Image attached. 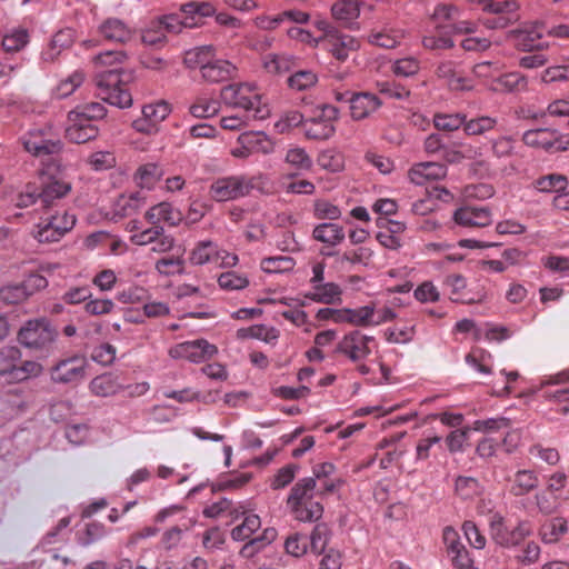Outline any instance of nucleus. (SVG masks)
<instances>
[{"label":"nucleus","mask_w":569,"mask_h":569,"mask_svg":"<svg viewBox=\"0 0 569 569\" xmlns=\"http://www.w3.org/2000/svg\"><path fill=\"white\" fill-rule=\"evenodd\" d=\"M213 51L212 46L193 48L186 51L183 62L188 68L194 69L199 67L200 71H202V66H204L210 58H213Z\"/></svg>","instance_id":"nucleus-46"},{"label":"nucleus","mask_w":569,"mask_h":569,"mask_svg":"<svg viewBox=\"0 0 569 569\" xmlns=\"http://www.w3.org/2000/svg\"><path fill=\"white\" fill-rule=\"evenodd\" d=\"M347 100L350 106L351 118L356 121L368 118L382 104L377 94L368 91L352 93Z\"/></svg>","instance_id":"nucleus-16"},{"label":"nucleus","mask_w":569,"mask_h":569,"mask_svg":"<svg viewBox=\"0 0 569 569\" xmlns=\"http://www.w3.org/2000/svg\"><path fill=\"white\" fill-rule=\"evenodd\" d=\"M42 370V365L33 360L18 362L17 368L14 369V371H12L11 381L20 382L29 378L38 377L41 375Z\"/></svg>","instance_id":"nucleus-53"},{"label":"nucleus","mask_w":569,"mask_h":569,"mask_svg":"<svg viewBox=\"0 0 569 569\" xmlns=\"http://www.w3.org/2000/svg\"><path fill=\"white\" fill-rule=\"evenodd\" d=\"M237 144H247V150L253 153L269 154L274 150L273 141L261 131L243 132L237 138Z\"/></svg>","instance_id":"nucleus-26"},{"label":"nucleus","mask_w":569,"mask_h":569,"mask_svg":"<svg viewBox=\"0 0 569 569\" xmlns=\"http://www.w3.org/2000/svg\"><path fill=\"white\" fill-rule=\"evenodd\" d=\"M0 298L7 303H20L26 301L29 296L22 283L7 284L0 289Z\"/></svg>","instance_id":"nucleus-64"},{"label":"nucleus","mask_w":569,"mask_h":569,"mask_svg":"<svg viewBox=\"0 0 569 569\" xmlns=\"http://www.w3.org/2000/svg\"><path fill=\"white\" fill-rule=\"evenodd\" d=\"M182 23L177 16L170 14L152 20L144 29V68L161 70L166 62L161 57H153L149 50L159 49L167 43V33H178Z\"/></svg>","instance_id":"nucleus-4"},{"label":"nucleus","mask_w":569,"mask_h":569,"mask_svg":"<svg viewBox=\"0 0 569 569\" xmlns=\"http://www.w3.org/2000/svg\"><path fill=\"white\" fill-rule=\"evenodd\" d=\"M250 120L254 119L247 112L223 116L220 119V127L223 130L240 131L249 126Z\"/></svg>","instance_id":"nucleus-60"},{"label":"nucleus","mask_w":569,"mask_h":569,"mask_svg":"<svg viewBox=\"0 0 569 569\" xmlns=\"http://www.w3.org/2000/svg\"><path fill=\"white\" fill-rule=\"evenodd\" d=\"M126 56L118 51H107L93 59L96 68V86L98 96L104 101L120 108L130 107L132 103L131 93L126 83L120 79L116 66L123 62Z\"/></svg>","instance_id":"nucleus-1"},{"label":"nucleus","mask_w":569,"mask_h":569,"mask_svg":"<svg viewBox=\"0 0 569 569\" xmlns=\"http://www.w3.org/2000/svg\"><path fill=\"white\" fill-rule=\"evenodd\" d=\"M305 298L322 305H338L342 301V289L338 283L323 282L317 284Z\"/></svg>","instance_id":"nucleus-25"},{"label":"nucleus","mask_w":569,"mask_h":569,"mask_svg":"<svg viewBox=\"0 0 569 569\" xmlns=\"http://www.w3.org/2000/svg\"><path fill=\"white\" fill-rule=\"evenodd\" d=\"M29 41V34L24 29H14L3 37L2 46L8 52L22 49Z\"/></svg>","instance_id":"nucleus-57"},{"label":"nucleus","mask_w":569,"mask_h":569,"mask_svg":"<svg viewBox=\"0 0 569 569\" xmlns=\"http://www.w3.org/2000/svg\"><path fill=\"white\" fill-rule=\"evenodd\" d=\"M184 261L180 257H162L156 261V269L159 273L164 276H173L182 273Z\"/></svg>","instance_id":"nucleus-59"},{"label":"nucleus","mask_w":569,"mask_h":569,"mask_svg":"<svg viewBox=\"0 0 569 569\" xmlns=\"http://www.w3.org/2000/svg\"><path fill=\"white\" fill-rule=\"evenodd\" d=\"M98 133L97 127L84 118H80L74 112L68 114V127L66 129L67 138L76 143H84L93 138Z\"/></svg>","instance_id":"nucleus-19"},{"label":"nucleus","mask_w":569,"mask_h":569,"mask_svg":"<svg viewBox=\"0 0 569 569\" xmlns=\"http://www.w3.org/2000/svg\"><path fill=\"white\" fill-rule=\"evenodd\" d=\"M296 266V261L289 256H274L263 258L260 268L267 273H284L291 271Z\"/></svg>","instance_id":"nucleus-41"},{"label":"nucleus","mask_w":569,"mask_h":569,"mask_svg":"<svg viewBox=\"0 0 569 569\" xmlns=\"http://www.w3.org/2000/svg\"><path fill=\"white\" fill-rule=\"evenodd\" d=\"M236 72L237 68L230 61L210 58L202 66L201 76L206 81L221 82L233 78Z\"/></svg>","instance_id":"nucleus-21"},{"label":"nucleus","mask_w":569,"mask_h":569,"mask_svg":"<svg viewBox=\"0 0 569 569\" xmlns=\"http://www.w3.org/2000/svg\"><path fill=\"white\" fill-rule=\"evenodd\" d=\"M433 124L440 131L452 132L459 128L463 129L465 114L457 113H442L438 112L433 116Z\"/></svg>","instance_id":"nucleus-48"},{"label":"nucleus","mask_w":569,"mask_h":569,"mask_svg":"<svg viewBox=\"0 0 569 569\" xmlns=\"http://www.w3.org/2000/svg\"><path fill=\"white\" fill-rule=\"evenodd\" d=\"M360 16V2L358 0H338L331 6V17L340 26L352 29Z\"/></svg>","instance_id":"nucleus-20"},{"label":"nucleus","mask_w":569,"mask_h":569,"mask_svg":"<svg viewBox=\"0 0 569 569\" xmlns=\"http://www.w3.org/2000/svg\"><path fill=\"white\" fill-rule=\"evenodd\" d=\"M190 113L196 118H210L220 110V102L207 96L198 97L190 106Z\"/></svg>","instance_id":"nucleus-42"},{"label":"nucleus","mask_w":569,"mask_h":569,"mask_svg":"<svg viewBox=\"0 0 569 569\" xmlns=\"http://www.w3.org/2000/svg\"><path fill=\"white\" fill-rule=\"evenodd\" d=\"M375 316L373 305H367L357 309L346 308V322L356 327H371Z\"/></svg>","instance_id":"nucleus-44"},{"label":"nucleus","mask_w":569,"mask_h":569,"mask_svg":"<svg viewBox=\"0 0 569 569\" xmlns=\"http://www.w3.org/2000/svg\"><path fill=\"white\" fill-rule=\"evenodd\" d=\"M26 151L36 157L57 153L60 150V143L46 137L40 130L28 132L22 139Z\"/></svg>","instance_id":"nucleus-18"},{"label":"nucleus","mask_w":569,"mask_h":569,"mask_svg":"<svg viewBox=\"0 0 569 569\" xmlns=\"http://www.w3.org/2000/svg\"><path fill=\"white\" fill-rule=\"evenodd\" d=\"M286 162L300 170H309L312 166V160L303 148H290L286 154Z\"/></svg>","instance_id":"nucleus-63"},{"label":"nucleus","mask_w":569,"mask_h":569,"mask_svg":"<svg viewBox=\"0 0 569 569\" xmlns=\"http://www.w3.org/2000/svg\"><path fill=\"white\" fill-rule=\"evenodd\" d=\"M221 101L228 106L251 113L254 120H263L270 116V108L259 89L248 82L231 83L220 91Z\"/></svg>","instance_id":"nucleus-3"},{"label":"nucleus","mask_w":569,"mask_h":569,"mask_svg":"<svg viewBox=\"0 0 569 569\" xmlns=\"http://www.w3.org/2000/svg\"><path fill=\"white\" fill-rule=\"evenodd\" d=\"M553 140V129L550 128L531 129L522 134V141L526 146L549 152H551Z\"/></svg>","instance_id":"nucleus-32"},{"label":"nucleus","mask_w":569,"mask_h":569,"mask_svg":"<svg viewBox=\"0 0 569 569\" xmlns=\"http://www.w3.org/2000/svg\"><path fill=\"white\" fill-rule=\"evenodd\" d=\"M318 164L331 172H339L343 169V157L333 150H326L318 157Z\"/></svg>","instance_id":"nucleus-62"},{"label":"nucleus","mask_w":569,"mask_h":569,"mask_svg":"<svg viewBox=\"0 0 569 569\" xmlns=\"http://www.w3.org/2000/svg\"><path fill=\"white\" fill-rule=\"evenodd\" d=\"M189 261L194 266L213 263L220 268L234 267L239 259L236 253H231L212 241H200L191 250Z\"/></svg>","instance_id":"nucleus-10"},{"label":"nucleus","mask_w":569,"mask_h":569,"mask_svg":"<svg viewBox=\"0 0 569 569\" xmlns=\"http://www.w3.org/2000/svg\"><path fill=\"white\" fill-rule=\"evenodd\" d=\"M453 220L467 228H483L491 223L492 216L487 207L465 206L455 211Z\"/></svg>","instance_id":"nucleus-17"},{"label":"nucleus","mask_w":569,"mask_h":569,"mask_svg":"<svg viewBox=\"0 0 569 569\" xmlns=\"http://www.w3.org/2000/svg\"><path fill=\"white\" fill-rule=\"evenodd\" d=\"M88 360L83 356H73L59 361L52 369L51 376L58 382H77L87 375Z\"/></svg>","instance_id":"nucleus-15"},{"label":"nucleus","mask_w":569,"mask_h":569,"mask_svg":"<svg viewBox=\"0 0 569 569\" xmlns=\"http://www.w3.org/2000/svg\"><path fill=\"white\" fill-rule=\"evenodd\" d=\"M291 59L282 54H267L263 58V68L272 74H280L290 70Z\"/></svg>","instance_id":"nucleus-55"},{"label":"nucleus","mask_w":569,"mask_h":569,"mask_svg":"<svg viewBox=\"0 0 569 569\" xmlns=\"http://www.w3.org/2000/svg\"><path fill=\"white\" fill-rule=\"evenodd\" d=\"M100 32L106 39L120 42L127 41L131 37L130 30L117 19L104 21L100 27Z\"/></svg>","instance_id":"nucleus-45"},{"label":"nucleus","mask_w":569,"mask_h":569,"mask_svg":"<svg viewBox=\"0 0 569 569\" xmlns=\"http://www.w3.org/2000/svg\"><path fill=\"white\" fill-rule=\"evenodd\" d=\"M238 339H258L267 343H273L279 338V331L276 328L264 325H253L248 328H240L236 333Z\"/></svg>","instance_id":"nucleus-34"},{"label":"nucleus","mask_w":569,"mask_h":569,"mask_svg":"<svg viewBox=\"0 0 569 569\" xmlns=\"http://www.w3.org/2000/svg\"><path fill=\"white\" fill-rule=\"evenodd\" d=\"M20 342L33 350H47L57 337L56 330L43 319L28 321L19 331Z\"/></svg>","instance_id":"nucleus-12"},{"label":"nucleus","mask_w":569,"mask_h":569,"mask_svg":"<svg viewBox=\"0 0 569 569\" xmlns=\"http://www.w3.org/2000/svg\"><path fill=\"white\" fill-rule=\"evenodd\" d=\"M218 284L227 291L242 290L249 286V279L236 271H226L219 276Z\"/></svg>","instance_id":"nucleus-52"},{"label":"nucleus","mask_w":569,"mask_h":569,"mask_svg":"<svg viewBox=\"0 0 569 569\" xmlns=\"http://www.w3.org/2000/svg\"><path fill=\"white\" fill-rule=\"evenodd\" d=\"M121 388L118 378L111 373H103L93 378L89 383V389L97 397H110L116 395Z\"/></svg>","instance_id":"nucleus-33"},{"label":"nucleus","mask_w":569,"mask_h":569,"mask_svg":"<svg viewBox=\"0 0 569 569\" xmlns=\"http://www.w3.org/2000/svg\"><path fill=\"white\" fill-rule=\"evenodd\" d=\"M331 537V530L325 522L317 523L310 535L311 552L321 555L326 551Z\"/></svg>","instance_id":"nucleus-47"},{"label":"nucleus","mask_w":569,"mask_h":569,"mask_svg":"<svg viewBox=\"0 0 569 569\" xmlns=\"http://www.w3.org/2000/svg\"><path fill=\"white\" fill-rule=\"evenodd\" d=\"M217 346L210 343L206 339L183 341L174 345L169 349V355L171 358L183 359L194 363L211 359L214 355H217Z\"/></svg>","instance_id":"nucleus-13"},{"label":"nucleus","mask_w":569,"mask_h":569,"mask_svg":"<svg viewBox=\"0 0 569 569\" xmlns=\"http://www.w3.org/2000/svg\"><path fill=\"white\" fill-rule=\"evenodd\" d=\"M306 137L313 140H326L335 133V126L329 121L313 118L303 122Z\"/></svg>","instance_id":"nucleus-38"},{"label":"nucleus","mask_w":569,"mask_h":569,"mask_svg":"<svg viewBox=\"0 0 569 569\" xmlns=\"http://www.w3.org/2000/svg\"><path fill=\"white\" fill-rule=\"evenodd\" d=\"M456 492L462 499H472L481 492V486L476 478L458 477L455 483Z\"/></svg>","instance_id":"nucleus-54"},{"label":"nucleus","mask_w":569,"mask_h":569,"mask_svg":"<svg viewBox=\"0 0 569 569\" xmlns=\"http://www.w3.org/2000/svg\"><path fill=\"white\" fill-rule=\"evenodd\" d=\"M76 221V216L68 210L47 211L33 226L31 236L40 243L58 242L73 229Z\"/></svg>","instance_id":"nucleus-5"},{"label":"nucleus","mask_w":569,"mask_h":569,"mask_svg":"<svg viewBox=\"0 0 569 569\" xmlns=\"http://www.w3.org/2000/svg\"><path fill=\"white\" fill-rule=\"evenodd\" d=\"M377 348L375 337L360 330L346 333L337 343L336 352L353 363L363 362Z\"/></svg>","instance_id":"nucleus-9"},{"label":"nucleus","mask_w":569,"mask_h":569,"mask_svg":"<svg viewBox=\"0 0 569 569\" xmlns=\"http://www.w3.org/2000/svg\"><path fill=\"white\" fill-rule=\"evenodd\" d=\"M257 179L248 174H231L217 178L209 187V196L217 202L247 197L256 187Z\"/></svg>","instance_id":"nucleus-6"},{"label":"nucleus","mask_w":569,"mask_h":569,"mask_svg":"<svg viewBox=\"0 0 569 569\" xmlns=\"http://www.w3.org/2000/svg\"><path fill=\"white\" fill-rule=\"evenodd\" d=\"M261 526L259 516L250 513L247 515L239 526L231 530V537L233 540L243 541L249 539Z\"/></svg>","instance_id":"nucleus-49"},{"label":"nucleus","mask_w":569,"mask_h":569,"mask_svg":"<svg viewBox=\"0 0 569 569\" xmlns=\"http://www.w3.org/2000/svg\"><path fill=\"white\" fill-rule=\"evenodd\" d=\"M320 46L328 52L336 61L343 63L348 60L351 53L357 52L360 49V41L348 33L340 31L339 29L329 34Z\"/></svg>","instance_id":"nucleus-14"},{"label":"nucleus","mask_w":569,"mask_h":569,"mask_svg":"<svg viewBox=\"0 0 569 569\" xmlns=\"http://www.w3.org/2000/svg\"><path fill=\"white\" fill-rule=\"evenodd\" d=\"M74 41V32L71 29H63L57 32L48 47L42 52L46 61H54L59 54L71 47Z\"/></svg>","instance_id":"nucleus-30"},{"label":"nucleus","mask_w":569,"mask_h":569,"mask_svg":"<svg viewBox=\"0 0 569 569\" xmlns=\"http://www.w3.org/2000/svg\"><path fill=\"white\" fill-rule=\"evenodd\" d=\"M335 470L336 467L331 462L318 463L312 470L315 478H303L292 487L287 502L297 520L312 522L322 517V505L313 500L317 480L330 478Z\"/></svg>","instance_id":"nucleus-2"},{"label":"nucleus","mask_w":569,"mask_h":569,"mask_svg":"<svg viewBox=\"0 0 569 569\" xmlns=\"http://www.w3.org/2000/svg\"><path fill=\"white\" fill-rule=\"evenodd\" d=\"M421 43L425 49L433 51L448 50L455 46L449 31H437L436 29L433 33L423 36Z\"/></svg>","instance_id":"nucleus-43"},{"label":"nucleus","mask_w":569,"mask_h":569,"mask_svg":"<svg viewBox=\"0 0 569 569\" xmlns=\"http://www.w3.org/2000/svg\"><path fill=\"white\" fill-rule=\"evenodd\" d=\"M405 38V30L400 28L385 27L380 30H371L368 34L369 43L383 48L393 49Z\"/></svg>","instance_id":"nucleus-27"},{"label":"nucleus","mask_w":569,"mask_h":569,"mask_svg":"<svg viewBox=\"0 0 569 569\" xmlns=\"http://www.w3.org/2000/svg\"><path fill=\"white\" fill-rule=\"evenodd\" d=\"M447 174V168L439 162H420L408 172V177L415 184H423L428 180H438Z\"/></svg>","instance_id":"nucleus-22"},{"label":"nucleus","mask_w":569,"mask_h":569,"mask_svg":"<svg viewBox=\"0 0 569 569\" xmlns=\"http://www.w3.org/2000/svg\"><path fill=\"white\" fill-rule=\"evenodd\" d=\"M538 485L539 478L535 471L518 470L513 476L509 491L515 497H521L531 492Z\"/></svg>","instance_id":"nucleus-31"},{"label":"nucleus","mask_w":569,"mask_h":569,"mask_svg":"<svg viewBox=\"0 0 569 569\" xmlns=\"http://www.w3.org/2000/svg\"><path fill=\"white\" fill-rule=\"evenodd\" d=\"M498 121L489 116H479L467 120L465 114L463 132L467 136H481L495 129Z\"/></svg>","instance_id":"nucleus-39"},{"label":"nucleus","mask_w":569,"mask_h":569,"mask_svg":"<svg viewBox=\"0 0 569 569\" xmlns=\"http://www.w3.org/2000/svg\"><path fill=\"white\" fill-rule=\"evenodd\" d=\"M437 31H449L451 34L471 33L476 24L463 19V12L455 4H438L430 18Z\"/></svg>","instance_id":"nucleus-8"},{"label":"nucleus","mask_w":569,"mask_h":569,"mask_svg":"<svg viewBox=\"0 0 569 569\" xmlns=\"http://www.w3.org/2000/svg\"><path fill=\"white\" fill-rule=\"evenodd\" d=\"M313 213L317 219L337 220L341 216V210L328 200L319 199L315 201Z\"/></svg>","instance_id":"nucleus-61"},{"label":"nucleus","mask_w":569,"mask_h":569,"mask_svg":"<svg viewBox=\"0 0 569 569\" xmlns=\"http://www.w3.org/2000/svg\"><path fill=\"white\" fill-rule=\"evenodd\" d=\"M489 531L497 545L513 548L520 546L526 538L532 535V527L527 520H520L515 527H509L501 515L493 513L490 517Z\"/></svg>","instance_id":"nucleus-7"},{"label":"nucleus","mask_w":569,"mask_h":569,"mask_svg":"<svg viewBox=\"0 0 569 569\" xmlns=\"http://www.w3.org/2000/svg\"><path fill=\"white\" fill-rule=\"evenodd\" d=\"M170 111L169 103L163 100L144 104V134L158 132L160 123L169 116Z\"/></svg>","instance_id":"nucleus-23"},{"label":"nucleus","mask_w":569,"mask_h":569,"mask_svg":"<svg viewBox=\"0 0 569 569\" xmlns=\"http://www.w3.org/2000/svg\"><path fill=\"white\" fill-rule=\"evenodd\" d=\"M545 33H547V29L541 22H535L533 24L522 29L519 33V38L523 50L541 51L547 48L549 46L548 42L542 41Z\"/></svg>","instance_id":"nucleus-28"},{"label":"nucleus","mask_w":569,"mask_h":569,"mask_svg":"<svg viewBox=\"0 0 569 569\" xmlns=\"http://www.w3.org/2000/svg\"><path fill=\"white\" fill-rule=\"evenodd\" d=\"M317 82L318 76L311 70L297 71L293 74H291L287 80L289 88L296 91L308 90L316 86Z\"/></svg>","instance_id":"nucleus-51"},{"label":"nucleus","mask_w":569,"mask_h":569,"mask_svg":"<svg viewBox=\"0 0 569 569\" xmlns=\"http://www.w3.org/2000/svg\"><path fill=\"white\" fill-rule=\"evenodd\" d=\"M173 246V239L163 233L161 227L157 226L144 230V253H164Z\"/></svg>","instance_id":"nucleus-29"},{"label":"nucleus","mask_w":569,"mask_h":569,"mask_svg":"<svg viewBox=\"0 0 569 569\" xmlns=\"http://www.w3.org/2000/svg\"><path fill=\"white\" fill-rule=\"evenodd\" d=\"M71 191V181L62 167L51 163L43 172L42 189L40 199L43 203L50 204L54 200L66 197Z\"/></svg>","instance_id":"nucleus-11"},{"label":"nucleus","mask_w":569,"mask_h":569,"mask_svg":"<svg viewBox=\"0 0 569 569\" xmlns=\"http://www.w3.org/2000/svg\"><path fill=\"white\" fill-rule=\"evenodd\" d=\"M21 359V351L13 346H7L0 349V375L12 380V371Z\"/></svg>","instance_id":"nucleus-40"},{"label":"nucleus","mask_w":569,"mask_h":569,"mask_svg":"<svg viewBox=\"0 0 569 569\" xmlns=\"http://www.w3.org/2000/svg\"><path fill=\"white\" fill-rule=\"evenodd\" d=\"M445 288L449 291L450 298L453 301L463 303H478L486 300V293H478L477 298H466L465 290L467 288V279L459 273L448 274L443 280Z\"/></svg>","instance_id":"nucleus-24"},{"label":"nucleus","mask_w":569,"mask_h":569,"mask_svg":"<svg viewBox=\"0 0 569 569\" xmlns=\"http://www.w3.org/2000/svg\"><path fill=\"white\" fill-rule=\"evenodd\" d=\"M568 186L566 176L551 173L536 180L535 187L541 192H560Z\"/></svg>","instance_id":"nucleus-50"},{"label":"nucleus","mask_w":569,"mask_h":569,"mask_svg":"<svg viewBox=\"0 0 569 569\" xmlns=\"http://www.w3.org/2000/svg\"><path fill=\"white\" fill-rule=\"evenodd\" d=\"M415 326L403 325L388 328L385 331L386 340L390 343H407L413 339Z\"/></svg>","instance_id":"nucleus-56"},{"label":"nucleus","mask_w":569,"mask_h":569,"mask_svg":"<svg viewBox=\"0 0 569 569\" xmlns=\"http://www.w3.org/2000/svg\"><path fill=\"white\" fill-rule=\"evenodd\" d=\"M312 237L320 242L336 246L343 241L345 231L343 228L336 223H320L313 231Z\"/></svg>","instance_id":"nucleus-36"},{"label":"nucleus","mask_w":569,"mask_h":569,"mask_svg":"<svg viewBox=\"0 0 569 569\" xmlns=\"http://www.w3.org/2000/svg\"><path fill=\"white\" fill-rule=\"evenodd\" d=\"M284 550L288 555L300 558L308 551L307 538L299 532H295L284 540Z\"/></svg>","instance_id":"nucleus-58"},{"label":"nucleus","mask_w":569,"mask_h":569,"mask_svg":"<svg viewBox=\"0 0 569 569\" xmlns=\"http://www.w3.org/2000/svg\"><path fill=\"white\" fill-rule=\"evenodd\" d=\"M144 218L154 227L160 222H167L170 226H174L180 220L179 213L172 210L169 202H160L151 207L144 214Z\"/></svg>","instance_id":"nucleus-35"},{"label":"nucleus","mask_w":569,"mask_h":569,"mask_svg":"<svg viewBox=\"0 0 569 569\" xmlns=\"http://www.w3.org/2000/svg\"><path fill=\"white\" fill-rule=\"evenodd\" d=\"M567 520L562 517H555L547 520L540 527V537L546 543H555L567 532Z\"/></svg>","instance_id":"nucleus-37"}]
</instances>
